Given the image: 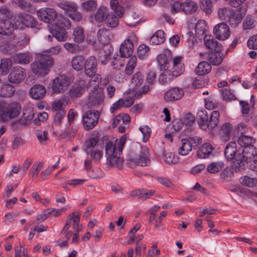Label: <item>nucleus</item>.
Returning <instances> with one entry per match:
<instances>
[{"label": "nucleus", "instance_id": "obj_41", "mask_svg": "<svg viewBox=\"0 0 257 257\" xmlns=\"http://www.w3.org/2000/svg\"><path fill=\"white\" fill-rule=\"evenodd\" d=\"M195 35L198 37H202L206 31V25L204 20H199L195 26Z\"/></svg>", "mask_w": 257, "mask_h": 257}, {"label": "nucleus", "instance_id": "obj_55", "mask_svg": "<svg viewBox=\"0 0 257 257\" xmlns=\"http://www.w3.org/2000/svg\"><path fill=\"white\" fill-rule=\"evenodd\" d=\"M173 77H174L171 74L170 71H165L164 72L162 73L159 76V80L160 82L164 84L170 81Z\"/></svg>", "mask_w": 257, "mask_h": 257}, {"label": "nucleus", "instance_id": "obj_58", "mask_svg": "<svg viewBox=\"0 0 257 257\" xmlns=\"http://www.w3.org/2000/svg\"><path fill=\"white\" fill-rule=\"evenodd\" d=\"M178 158L176 157L173 153H167L165 155V161L169 165L175 164L178 163Z\"/></svg>", "mask_w": 257, "mask_h": 257}, {"label": "nucleus", "instance_id": "obj_34", "mask_svg": "<svg viewBox=\"0 0 257 257\" xmlns=\"http://www.w3.org/2000/svg\"><path fill=\"white\" fill-rule=\"evenodd\" d=\"M219 111L217 110L213 111L210 116L209 119H208V122L206 123L205 127H206L209 130H212L215 127L219 122Z\"/></svg>", "mask_w": 257, "mask_h": 257}, {"label": "nucleus", "instance_id": "obj_45", "mask_svg": "<svg viewBox=\"0 0 257 257\" xmlns=\"http://www.w3.org/2000/svg\"><path fill=\"white\" fill-rule=\"evenodd\" d=\"M137 58L134 56L131 57L126 65L125 71L127 75H131L134 72V69L137 65Z\"/></svg>", "mask_w": 257, "mask_h": 257}, {"label": "nucleus", "instance_id": "obj_63", "mask_svg": "<svg viewBox=\"0 0 257 257\" xmlns=\"http://www.w3.org/2000/svg\"><path fill=\"white\" fill-rule=\"evenodd\" d=\"M252 161L253 163L250 165V168L254 171H257V151L255 150V154H253L252 157L246 160V164Z\"/></svg>", "mask_w": 257, "mask_h": 257}, {"label": "nucleus", "instance_id": "obj_12", "mask_svg": "<svg viewBox=\"0 0 257 257\" xmlns=\"http://www.w3.org/2000/svg\"><path fill=\"white\" fill-rule=\"evenodd\" d=\"M37 16L41 21L50 23L53 22L57 17L56 11L52 8H46L37 12Z\"/></svg>", "mask_w": 257, "mask_h": 257}, {"label": "nucleus", "instance_id": "obj_3", "mask_svg": "<svg viewBox=\"0 0 257 257\" xmlns=\"http://www.w3.org/2000/svg\"><path fill=\"white\" fill-rule=\"evenodd\" d=\"M99 137L98 136L91 137L84 144V150L91 160L99 161L103 156L102 147L99 145Z\"/></svg>", "mask_w": 257, "mask_h": 257}, {"label": "nucleus", "instance_id": "obj_37", "mask_svg": "<svg viewBox=\"0 0 257 257\" xmlns=\"http://www.w3.org/2000/svg\"><path fill=\"white\" fill-rule=\"evenodd\" d=\"M144 76L140 72L136 73L131 80L132 86L134 89H138L144 82Z\"/></svg>", "mask_w": 257, "mask_h": 257}, {"label": "nucleus", "instance_id": "obj_18", "mask_svg": "<svg viewBox=\"0 0 257 257\" xmlns=\"http://www.w3.org/2000/svg\"><path fill=\"white\" fill-rule=\"evenodd\" d=\"M98 62L96 58L91 56L85 60L84 68L85 73L88 76H92L95 75L97 70Z\"/></svg>", "mask_w": 257, "mask_h": 257}, {"label": "nucleus", "instance_id": "obj_21", "mask_svg": "<svg viewBox=\"0 0 257 257\" xmlns=\"http://www.w3.org/2000/svg\"><path fill=\"white\" fill-rule=\"evenodd\" d=\"M134 44L130 39L125 40L121 44L119 52L122 57L127 58L132 56L134 52Z\"/></svg>", "mask_w": 257, "mask_h": 257}, {"label": "nucleus", "instance_id": "obj_24", "mask_svg": "<svg viewBox=\"0 0 257 257\" xmlns=\"http://www.w3.org/2000/svg\"><path fill=\"white\" fill-rule=\"evenodd\" d=\"M213 150L212 146L209 143L203 144L198 150L197 156L201 159L209 158L212 154Z\"/></svg>", "mask_w": 257, "mask_h": 257}, {"label": "nucleus", "instance_id": "obj_43", "mask_svg": "<svg viewBox=\"0 0 257 257\" xmlns=\"http://www.w3.org/2000/svg\"><path fill=\"white\" fill-rule=\"evenodd\" d=\"M97 6V3L95 0H88L83 2L81 7L83 10L87 12L94 11Z\"/></svg>", "mask_w": 257, "mask_h": 257}, {"label": "nucleus", "instance_id": "obj_4", "mask_svg": "<svg viewBox=\"0 0 257 257\" xmlns=\"http://www.w3.org/2000/svg\"><path fill=\"white\" fill-rule=\"evenodd\" d=\"M13 13L8 9L3 7L0 9V34L10 35L14 29L13 23Z\"/></svg>", "mask_w": 257, "mask_h": 257}, {"label": "nucleus", "instance_id": "obj_17", "mask_svg": "<svg viewBox=\"0 0 257 257\" xmlns=\"http://www.w3.org/2000/svg\"><path fill=\"white\" fill-rule=\"evenodd\" d=\"M131 161L136 165L142 167L150 164L151 160L148 157V150L147 148H142L139 154Z\"/></svg>", "mask_w": 257, "mask_h": 257}, {"label": "nucleus", "instance_id": "obj_10", "mask_svg": "<svg viewBox=\"0 0 257 257\" xmlns=\"http://www.w3.org/2000/svg\"><path fill=\"white\" fill-rule=\"evenodd\" d=\"M34 113L31 107L23 108V116L20 119L12 123V126L15 129L20 126L29 125L33 119Z\"/></svg>", "mask_w": 257, "mask_h": 257}, {"label": "nucleus", "instance_id": "obj_39", "mask_svg": "<svg viewBox=\"0 0 257 257\" xmlns=\"http://www.w3.org/2000/svg\"><path fill=\"white\" fill-rule=\"evenodd\" d=\"M51 33L58 41H65L67 38V32L64 30H62L59 27L53 29Z\"/></svg>", "mask_w": 257, "mask_h": 257}, {"label": "nucleus", "instance_id": "obj_54", "mask_svg": "<svg viewBox=\"0 0 257 257\" xmlns=\"http://www.w3.org/2000/svg\"><path fill=\"white\" fill-rule=\"evenodd\" d=\"M240 183L248 187H253L255 185L257 180L256 179L249 177L247 176H245L241 178Z\"/></svg>", "mask_w": 257, "mask_h": 257}, {"label": "nucleus", "instance_id": "obj_52", "mask_svg": "<svg viewBox=\"0 0 257 257\" xmlns=\"http://www.w3.org/2000/svg\"><path fill=\"white\" fill-rule=\"evenodd\" d=\"M212 0H201L200 8L206 14H208L211 13L212 5L211 3Z\"/></svg>", "mask_w": 257, "mask_h": 257}, {"label": "nucleus", "instance_id": "obj_59", "mask_svg": "<svg viewBox=\"0 0 257 257\" xmlns=\"http://www.w3.org/2000/svg\"><path fill=\"white\" fill-rule=\"evenodd\" d=\"M143 135V141L146 142L151 136V128L147 125L141 126L139 128Z\"/></svg>", "mask_w": 257, "mask_h": 257}, {"label": "nucleus", "instance_id": "obj_23", "mask_svg": "<svg viewBox=\"0 0 257 257\" xmlns=\"http://www.w3.org/2000/svg\"><path fill=\"white\" fill-rule=\"evenodd\" d=\"M204 43L208 49L215 51H221L222 45L211 35H206L204 37Z\"/></svg>", "mask_w": 257, "mask_h": 257}, {"label": "nucleus", "instance_id": "obj_6", "mask_svg": "<svg viewBox=\"0 0 257 257\" xmlns=\"http://www.w3.org/2000/svg\"><path fill=\"white\" fill-rule=\"evenodd\" d=\"M119 0H111L110 6L117 17L113 13L108 14L105 19V24L110 28H115L118 24V18H121L123 14V8L118 5Z\"/></svg>", "mask_w": 257, "mask_h": 257}, {"label": "nucleus", "instance_id": "obj_19", "mask_svg": "<svg viewBox=\"0 0 257 257\" xmlns=\"http://www.w3.org/2000/svg\"><path fill=\"white\" fill-rule=\"evenodd\" d=\"M36 22L35 19L31 15L26 14L19 15L16 22V25L21 28L24 26L33 28L36 26Z\"/></svg>", "mask_w": 257, "mask_h": 257}, {"label": "nucleus", "instance_id": "obj_15", "mask_svg": "<svg viewBox=\"0 0 257 257\" xmlns=\"http://www.w3.org/2000/svg\"><path fill=\"white\" fill-rule=\"evenodd\" d=\"M184 94L183 88L179 87H172L165 92L164 99L167 102L177 101L180 99Z\"/></svg>", "mask_w": 257, "mask_h": 257}, {"label": "nucleus", "instance_id": "obj_40", "mask_svg": "<svg viewBox=\"0 0 257 257\" xmlns=\"http://www.w3.org/2000/svg\"><path fill=\"white\" fill-rule=\"evenodd\" d=\"M208 114L207 111L203 109L198 110L197 113V119L199 125L202 127L206 126L208 122Z\"/></svg>", "mask_w": 257, "mask_h": 257}, {"label": "nucleus", "instance_id": "obj_51", "mask_svg": "<svg viewBox=\"0 0 257 257\" xmlns=\"http://www.w3.org/2000/svg\"><path fill=\"white\" fill-rule=\"evenodd\" d=\"M105 152L107 157L113 156L116 154H119L118 149L115 145H113L111 142H108L105 146Z\"/></svg>", "mask_w": 257, "mask_h": 257}, {"label": "nucleus", "instance_id": "obj_28", "mask_svg": "<svg viewBox=\"0 0 257 257\" xmlns=\"http://www.w3.org/2000/svg\"><path fill=\"white\" fill-rule=\"evenodd\" d=\"M232 126L229 123H225L221 126L219 131V135L221 139L226 142L229 140L232 132Z\"/></svg>", "mask_w": 257, "mask_h": 257}, {"label": "nucleus", "instance_id": "obj_64", "mask_svg": "<svg viewBox=\"0 0 257 257\" xmlns=\"http://www.w3.org/2000/svg\"><path fill=\"white\" fill-rule=\"evenodd\" d=\"M247 46L250 49H257V34L252 36L248 39Z\"/></svg>", "mask_w": 257, "mask_h": 257}, {"label": "nucleus", "instance_id": "obj_20", "mask_svg": "<svg viewBox=\"0 0 257 257\" xmlns=\"http://www.w3.org/2000/svg\"><path fill=\"white\" fill-rule=\"evenodd\" d=\"M46 93V89L43 85L36 84L32 86L29 90L30 96L35 100L43 99Z\"/></svg>", "mask_w": 257, "mask_h": 257}, {"label": "nucleus", "instance_id": "obj_36", "mask_svg": "<svg viewBox=\"0 0 257 257\" xmlns=\"http://www.w3.org/2000/svg\"><path fill=\"white\" fill-rule=\"evenodd\" d=\"M211 69V65L206 61H203L199 63L195 69V72L199 76H202L208 73Z\"/></svg>", "mask_w": 257, "mask_h": 257}, {"label": "nucleus", "instance_id": "obj_1", "mask_svg": "<svg viewBox=\"0 0 257 257\" xmlns=\"http://www.w3.org/2000/svg\"><path fill=\"white\" fill-rule=\"evenodd\" d=\"M37 59V60L31 64L32 72L38 76L46 75L49 72V68L54 63L53 57L50 55L40 54L38 55Z\"/></svg>", "mask_w": 257, "mask_h": 257}, {"label": "nucleus", "instance_id": "obj_57", "mask_svg": "<svg viewBox=\"0 0 257 257\" xmlns=\"http://www.w3.org/2000/svg\"><path fill=\"white\" fill-rule=\"evenodd\" d=\"M139 15L136 13L133 12L127 20V25L131 27H135L139 23Z\"/></svg>", "mask_w": 257, "mask_h": 257}, {"label": "nucleus", "instance_id": "obj_29", "mask_svg": "<svg viewBox=\"0 0 257 257\" xmlns=\"http://www.w3.org/2000/svg\"><path fill=\"white\" fill-rule=\"evenodd\" d=\"M165 41L164 32L162 30H158L151 37L150 43L153 45H158L163 43Z\"/></svg>", "mask_w": 257, "mask_h": 257}, {"label": "nucleus", "instance_id": "obj_38", "mask_svg": "<svg viewBox=\"0 0 257 257\" xmlns=\"http://www.w3.org/2000/svg\"><path fill=\"white\" fill-rule=\"evenodd\" d=\"M192 149L189 142L186 139H184L181 140V145L178 149V153L181 155L185 156L188 154Z\"/></svg>", "mask_w": 257, "mask_h": 257}, {"label": "nucleus", "instance_id": "obj_22", "mask_svg": "<svg viewBox=\"0 0 257 257\" xmlns=\"http://www.w3.org/2000/svg\"><path fill=\"white\" fill-rule=\"evenodd\" d=\"M173 66L170 72L174 77H177L182 74L184 70V65L182 63V57L177 56L172 60Z\"/></svg>", "mask_w": 257, "mask_h": 257}, {"label": "nucleus", "instance_id": "obj_53", "mask_svg": "<svg viewBox=\"0 0 257 257\" xmlns=\"http://www.w3.org/2000/svg\"><path fill=\"white\" fill-rule=\"evenodd\" d=\"M35 135L41 144H45L48 139V132L46 131L36 130Z\"/></svg>", "mask_w": 257, "mask_h": 257}, {"label": "nucleus", "instance_id": "obj_5", "mask_svg": "<svg viewBox=\"0 0 257 257\" xmlns=\"http://www.w3.org/2000/svg\"><path fill=\"white\" fill-rule=\"evenodd\" d=\"M256 139L247 135H240L237 139L238 145L243 149L241 151L246 160L250 158L255 154L256 148L254 146Z\"/></svg>", "mask_w": 257, "mask_h": 257}, {"label": "nucleus", "instance_id": "obj_33", "mask_svg": "<svg viewBox=\"0 0 257 257\" xmlns=\"http://www.w3.org/2000/svg\"><path fill=\"white\" fill-rule=\"evenodd\" d=\"M119 155L120 153L107 157V165L110 167H115L119 169L121 168L122 166L123 160L120 158Z\"/></svg>", "mask_w": 257, "mask_h": 257}, {"label": "nucleus", "instance_id": "obj_9", "mask_svg": "<svg viewBox=\"0 0 257 257\" xmlns=\"http://www.w3.org/2000/svg\"><path fill=\"white\" fill-rule=\"evenodd\" d=\"M104 99L103 91L97 89L89 95L87 105L89 108L98 109L103 105Z\"/></svg>", "mask_w": 257, "mask_h": 257}, {"label": "nucleus", "instance_id": "obj_25", "mask_svg": "<svg viewBox=\"0 0 257 257\" xmlns=\"http://www.w3.org/2000/svg\"><path fill=\"white\" fill-rule=\"evenodd\" d=\"M15 92V88L11 84L6 83L0 85V97H11L14 96Z\"/></svg>", "mask_w": 257, "mask_h": 257}, {"label": "nucleus", "instance_id": "obj_61", "mask_svg": "<svg viewBox=\"0 0 257 257\" xmlns=\"http://www.w3.org/2000/svg\"><path fill=\"white\" fill-rule=\"evenodd\" d=\"M43 165V162H40L38 164L35 163L33 165L30 171V173L33 174V178H35L37 176L39 172L41 170Z\"/></svg>", "mask_w": 257, "mask_h": 257}, {"label": "nucleus", "instance_id": "obj_8", "mask_svg": "<svg viewBox=\"0 0 257 257\" xmlns=\"http://www.w3.org/2000/svg\"><path fill=\"white\" fill-rule=\"evenodd\" d=\"M71 83V81L69 77L65 75H60L54 79L49 86L53 93H59Z\"/></svg>", "mask_w": 257, "mask_h": 257}, {"label": "nucleus", "instance_id": "obj_48", "mask_svg": "<svg viewBox=\"0 0 257 257\" xmlns=\"http://www.w3.org/2000/svg\"><path fill=\"white\" fill-rule=\"evenodd\" d=\"M59 7L66 11L71 12L72 13L73 12L76 11L78 9V7L76 4L70 2L60 3L59 4Z\"/></svg>", "mask_w": 257, "mask_h": 257}, {"label": "nucleus", "instance_id": "obj_32", "mask_svg": "<svg viewBox=\"0 0 257 257\" xmlns=\"http://www.w3.org/2000/svg\"><path fill=\"white\" fill-rule=\"evenodd\" d=\"M182 5V11L186 14H190L195 13L198 9V6L194 2L188 1Z\"/></svg>", "mask_w": 257, "mask_h": 257}, {"label": "nucleus", "instance_id": "obj_47", "mask_svg": "<svg viewBox=\"0 0 257 257\" xmlns=\"http://www.w3.org/2000/svg\"><path fill=\"white\" fill-rule=\"evenodd\" d=\"M223 167L224 163L222 162H213L207 166V169L210 173H215L219 172Z\"/></svg>", "mask_w": 257, "mask_h": 257}, {"label": "nucleus", "instance_id": "obj_30", "mask_svg": "<svg viewBox=\"0 0 257 257\" xmlns=\"http://www.w3.org/2000/svg\"><path fill=\"white\" fill-rule=\"evenodd\" d=\"M30 56L28 52L18 53L13 56V61L20 64H28L30 63Z\"/></svg>", "mask_w": 257, "mask_h": 257}, {"label": "nucleus", "instance_id": "obj_42", "mask_svg": "<svg viewBox=\"0 0 257 257\" xmlns=\"http://www.w3.org/2000/svg\"><path fill=\"white\" fill-rule=\"evenodd\" d=\"M83 31V29L80 26L75 29L73 34V39L76 43H80L83 41L84 39Z\"/></svg>", "mask_w": 257, "mask_h": 257}, {"label": "nucleus", "instance_id": "obj_26", "mask_svg": "<svg viewBox=\"0 0 257 257\" xmlns=\"http://www.w3.org/2000/svg\"><path fill=\"white\" fill-rule=\"evenodd\" d=\"M224 58V55L220 51H215V52H210L208 55V61L210 64L214 66L220 65Z\"/></svg>", "mask_w": 257, "mask_h": 257}, {"label": "nucleus", "instance_id": "obj_16", "mask_svg": "<svg viewBox=\"0 0 257 257\" xmlns=\"http://www.w3.org/2000/svg\"><path fill=\"white\" fill-rule=\"evenodd\" d=\"M157 59L160 70H167L169 67L170 62L173 60L171 51L168 50L164 51L157 56Z\"/></svg>", "mask_w": 257, "mask_h": 257}, {"label": "nucleus", "instance_id": "obj_60", "mask_svg": "<svg viewBox=\"0 0 257 257\" xmlns=\"http://www.w3.org/2000/svg\"><path fill=\"white\" fill-rule=\"evenodd\" d=\"M195 117L190 113L186 114L184 117L183 123L186 125L192 126L195 123Z\"/></svg>", "mask_w": 257, "mask_h": 257}, {"label": "nucleus", "instance_id": "obj_31", "mask_svg": "<svg viewBox=\"0 0 257 257\" xmlns=\"http://www.w3.org/2000/svg\"><path fill=\"white\" fill-rule=\"evenodd\" d=\"M85 62V60L82 56L78 55L73 57L71 60L72 67L77 71H80L84 67Z\"/></svg>", "mask_w": 257, "mask_h": 257}, {"label": "nucleus", "instance_id": "obj_46", "mask_svg": "<svg viewBox=\"0 0 257 257\" xmlns=\"http://www.w3.org/2000/svg\"><path fill=\"white\" fill-rule=\"evenodd\" d=\"M80 213L73 212L71 214L68 216L67 219L71 222V220H73V225L74 229L79 232L80 229L79 227V222L80 221Z\"/></svg>", "mask_w": 257, "mask_h": 257}, {"label": "nucleus", "instance_id": "obj_27", "mask_svg": "<svg viewBox=\"0 0 257 257\" xmlns=\"http://www.w3.org/2000/svg\"><path fill=\"white\" fill-rule=\"evenodd\" d=\"M242 17L241 13L235 11H231L228 17V23L232 27L235 28L241 22Z\"/></svg>", "mask_w": 257, "mask_h": 257}, {"label": "nucleus", "instance_id": "obj_62", "mask_svg": "<svg viewBox=\"0 0 257 257\" xmlns=\"http://www.w3.org/2000/svg\"><path fill=\"white\" fill-rule=\"evenodd\" d=\"M118 102L122 107H128L133 104L134 98L131 97H127L125 99L120 98L118 99Z\"/></svg>", "mask_w": 257, "mask_h": 257}, {"label": "nucleus", "instance_id": "obj_49", "mask_svg": "<svg viewBox=\"0 0 257 257\" xmlns=\"http://www.w3.org/2000/svg\"><path fill=\"white\" fill-rule=\"evenodd\" d=\"M122 58L121 55H116L113 57V61L111 62V65L113 69L119 70L123 67L124 60Z\"/></svg>", "mask_w": 257, "mask_h": 257}, {"label": "nucleus", "instance_id": "obj_14", "mask_svg": "<svg viewBox=\"0 0 257 257\" xmlns=\"http://www.w3.org/2000/svg\"><path fill=\"white\" fill-rule=\"evenodd\" d=\"M30 38L26 34L21 35L17 42H13L9 44L6 47L8 51H17L22 49L29 45Z\"/></svg>", "mask_w": 257, "mask_h": 257}, {"label": "nucleus", "instance_id": "obj_56", "mask_svg": "<svg viewBox=\"0 0 257 257\" xmlns=\"http://www.w3.org/2000/svg\"><path fill=\"white\" fill-rule=\"evenodd\" d=\"M186 139L189 142L191 147H192L193 149H196L202 143V139L197 136L189 137Z\"/></svg>", "mask_w": 257, "mask_h": 257}, {"label": "nucleus", "instance_id": "obj_11", "mask_svg": "<svg viewBox=\"0 0 257 257\" xmlns=\"http://www.w3.org/2000/svg\"><path fill=\"white\" fill-rule=\"evenodd\" d=\"M213 34L218 40L224 41L229 38L230 32L226 24L221 23L215 25L214 27Z\"/></svg>", "mask_w": 257, "mask_h": 257}, {"label": "nucleus", "instance_id": "obj_13", "mask_svg": "<svg viewBox=\"0 0 257 257\" xmlns=\"http://www.w3.org/2000/svg\"><path fill=\"white\" fill-rule=\"evenodd\" d=\"M25 75V69L20 66H16L12 69L8 79L12 83H20L23 81Z\"/></svg>", "mask_w": 257, "mask_h": 257}, {"label": "nucleus", "instance_id": "obj_50", "mask_svg": "<svg viewBox=\"0 0 257 257\" xmlns=\"http://www.w3.org/2000/svg\"><path fill=\"white\" fill-rule=\"evenodd\" d=\"M257 22L250 16H247L243 23V30L251 29L254 27Z\"/></svg>", "mask_w": 257, "mask_h": 257}, {"label": "nucleus", "instance_id": "obj_7", "mask_svg": "<svg viewBox=\"0 0 257 257\" xmlns=\"http://www.w3.org/2000/svg\"><path fill=\"white\" fill-rule=\"evenodd\" d=\"M100 112L98 110H89L82 115V123L86 131H90L94 128L98 123Z\"/></svg>", "mask_w": 257, "mask_h": 257}, {"label": "nucleus", "instance_id": "obj_2", "mask_svg": "<svg viewBox=\"0 0 257 257\" xmlns=\"http://www.w3.org/2000/svg\"><path fill=\"white\" fill-rule=\"evenodd\" d=\"M224 156L228 161L233 160V166L236 168L243 169L246 160L242 152L236 150L235 142H231L227 144L224 150Z\"/></svg>", "mask_w": 257, "mask_h": 257}, {"label": "nucleus", "instance_id": "obj_44", "mask_svg": "<svg viewBox=\"0 0 257 257\" xmlns=\"http://www.w3.org/2000/svg\"><path fill=\"white\" fill-rule=\"evenodd\" d=\"M84 91V87L80 85H74L69 90V95L72 98L80 97Z\"/></svg>", "mask_w": 257, "mask_h": 257}, {"label": "nucleus", "instance_id": "obj_35", "mask_svg": "<svg viewBox=\"0 0 257 257\" xmlns=\"http://www.w3.org/2000/svg\"><path fill=\"white\" fill-rule=\"evenodd\" d=\"M108 14L107 7L100 6L97 10L94 15V19L98 23H101L104 21H105L106 17Z\"/></svg>", "mask_w": 257, "mask_h": 257}]
</instances>
